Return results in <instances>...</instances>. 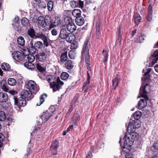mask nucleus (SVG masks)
<instances>
[{"label": "nucleus", "instance_id": "nucleus-5", "mask_svg": "<svg viewBox=\"0 0 158 158\" xmlns=\"http://www.w3.org/2000/svg\"><path fill=\"white\" fill-rule=\"evenodd\" d=\"M64 22L67 25V30L71 32H74L76 30V27L74 21L70 17H67L64 19Z\"/></svg>", "mask_w": 158, "mask_h": 158}, {"label": "nucleus", "instance_id": "nucleus-27", "mask_svg": "<svg viewBox=\"0 0 158 158\" xmlns=\"http://www.w3.org/2000/svg\"><path fill=\"white\" fill-rule=\"evenodd\" d=\"M32 62H27L25 63L24 66L28 69H32L35 68L34 65L32 63Z\"/></svg>", "mask_w": 158, "mask_h": 158}, {"label": "nucleus", "instance_id": "nucleus-19", "mask_svg": "<svg viewBox=\"0 0 158 158\" xmlns=\"http://www.w3.org/2000/svg\"><path fill=\"white\" fill-rule=\"evenodd\" d=\"M75 38V35L73 34L70 33L65 39L68 42L73 43L74 41Z\"/></svg>", "mask_w": 158, "mask_h": 158}, {"label": "nucleus", "instance_id": "nucleus-38", "mask_svg": "<svg viewBox=\"0 0 158 158\" xmlns=\"http://www.w3.org/2000/svg\"><path fill=\"white\" fill-rule=\"evenodd\" d=\"M69 75L68 73L66 72H63L61 74L60 78L61 79L65 80L69 77Z\"/></svg>", "mask_w": 158, "mask_h": 158}, {"label": "nucleus", "instance_id": "nucleus-50", "mask_svg": "<svg viewBox=\"0 0 158 158\" xmlns=\"http://www.w3.org/2000/svg\"><path fill=\"white\" fill-rule=\"evenodd\" d=\"M102 35V32L100 30V29L99 27H98L97 28V36L99 37H100V36Z\"/></svg>", "mask_w": 158, "mask_h": 158}, {"label": "nucleus", "instance_id": "nucleus-41", "mask_svg": "<svg viewBox=\"0 0 158 158\" xmlns=\"http://www.w3.org/2000/svg\"><path fill=\"white\" fill-rule=\"evenodd\" d=\"M67 53L66 52L63 53L61 56L60 61L63 62L67 60Z\"/></svg>", "mask_w": 158, "mask_h": 158}, {"label": "nucleus", "instance_id": "nucleus-26", "mask_svg": "<svg viewBox=\"0 0 158 158\" xmlns=\"http://www.w3.org/2000/svg\"><path fill=\"white\" fill-rule=\"evenodd\" d=\"M134 19L135 24L138 25L141 20V17L140 15L138 13H135L134 15Z\"/></svg>", "mask_w": 158, "mask_h": 158}, {"label": "nucleus", "instance_id": "nucleus-58", "mask_svg": "<svg viewBox=\"0 0 158 158\" xmlns=\"http://www.w3.org/2000/svg\"><path fill=\"white\" fill-rule=\"evenodd\" d=\"M89 80H87V81L84 82L83 86V88H84L87 85L89 84Z\"/></svg>", "mask_w": 158, "mask_h": 158}, {"label": "nucleus", "instance_id": "nucleus-42", "mask_svg": "<svg viewBox=\"0 0 158 158\" xmlns=\"http://www.w3.org/2000/svg\"><path fill=\"white\" fill-rule=\"evenodd\" d=\"M128 150H126V154L125 155V158H134V155L133 154L130 152H127Z\"/></svg>", "mask_w": 158, "mask_h": 158}, {"label": "nucleus", "instance_id": "nucleus-43", "mask_svg": "<svg viewBox=\"0 0 158 158\" xmlns=\"http://www.w3.org/2000/svg\"><path fill=\"white\" fill-rule=\"evenodd\" d=\"M145 37L146 35H145L142 34V33H140L138 42H142L144 40V38Z\"/></svg>", "mask_w": 158, "mask_h": 158}, {"label": "nucleus", "instance_id": "nucleus-10", "mask_svg": "<svg viewBox=\"0 0 158 158\" xmlns=\"http://www.w3.org/2000/svg\"><path fill=\"white\" fill-rule=\"evenodd\" d=\"M50 54L49 50L45 48L44 51L41 52L38 55V58L40 61H44L48 58Z\"/></svg>", "mask_w": 158, "mask_h": 158}, {"label": "nucleus", "instance_id": "nucleus-61", "mask_svg": "<svg viewBox=\"0 0 158 158\" xmlns=\"http://www.w3.org/2000/svg\"><path fill=\"white\" fill-rule=\"evenodd\" d=\"M27 155H29L31 153V149L30 148H27Z\"/></svg>", "mask_w": 158, "mask_h": 158}, {"label": "nucleus", "instance_id": "nucleus-44", "mask_svg": "<svg viewBox=\"0 0 158 158\" xmlns=\"http://www.w3.org/2000/svg\"><path fill=\"white\" fill-rule=\"evenodd\" d=\"M57 25L56 22H51L50 25L49 29L50 30L52 28H55Z\"/></svg>", "mask_w": 158, "mask_h": 158}, {"label": "nucleus", "instance_id": "nucleus-4", "mask_svg": "<svg viewBox=\"0 0 158 158\" xmlns=\"http://www.w3.org/2000/svg\"><path fill=\"white\" fill-rule=\"evenodd\" d=\"M54 111L55 110L53 107H50L43 113L40 117V120H41V121L40 120V122L43 123L47 121L52 115Z\"/></svg>", "mask_w": 158, "mask_h": 158}, {"label": "nucleus", "instance_id": "nucleus-64", "mask_svg": "<svg viewBox=\"0 0 158 158\" xmlns=\"http://www.w3.org/2000/svg\"><path fill=\"white\" fill-rule=\"evenodd\" d=\"M155 71L158 73V64H156L155 66Z\"/></svg>", "mask_w": 158, "mask_h": 158}, {"label": "nucleus", "instance_id": "nucleus-57", "mask_svg": "<svg viewBox=\"0 0 158 158\" xmlns=\"http://www.w3.org/2000/svg\"><path fill=\"white\" fill-rule=\"evenodd\" d=\"M153 56L156 57L158 56V50H156L153 54Z\"/></svg>", "mask_w": 158, "mask_h": 158}, {"label": "nucleus", "instance_id": "nucleus-52", "mask_svg": "<svg viewBox=\"0 0 158 158\" xmlns=\"http://www.w3.org/2000/svg\"><path fill=\"white\" fill-rule=\"evenodd\" d=\"M70 5L72 7H75L77 6V2L75 1H73L70 2Z\"/></svg>", "mask_w": 158, "mask_h": 158}, {"label": "nucleus", "instance_id": "nucleus-12", "mask_svg": "<svg viewBox=\"0 0 158 158\" xmlns=\"http://www.w3.org/2000/svg\"><path fill=\"white\" fill-rule=\"evenodd\" d=\"M15 105H17L19 108V106H23L26 105V102L24 98H20L19 100L16 98H14Z\"/></svg>", "mask_w": 158, "mask_h": 158}, {"label": "nucleus", "instance_id": "nucleus-47", "mask_svg": "<svg viewBox=\"0 0 158 158\" xmlns=\"http://www.w3.org/2000/svg\"><path fill=\"white\" fill-rule=\"evenodd\" d=\"M5 139L4 135L1 133H0V145H2V142Z\"/></svg>", "mask_w": 158, "mask_h": 158}, {"label": "nucleus", "instance_id": "nucleus-31", "mask_svg": "<svg viewBox=\"0 0 158 158\" xmlns=\"http://www.w3.org/2000/svg\"><path fill=\"white\" fill-rule=\"evenodd\" d=\"M1 68L2 69L5 71H9L10 69V67L9 65L5 63L2 64Z\"/></svg>", "mask_w": 158, "mask_h": 158}, {"label": "nucleus", "instance_id": "nucleus-15", "mask_svg": "<svg viewBox=\"0 0 158 158\" xmlns=\"http://www.w3.org/2000/svg\"><path fill=\"white\" fill-rule=\"evenodd\" d=\"M70 33H68L65 29H62L60 30L59 37L63 39H65Z\"/></svg>", "mask_w": 158, "mask_h": 158}, {"label": "nucleus", "instance_id": "nucleus-35", "mask_svg": "<svg viewBox=\"0 0 158 158\" xmlns=\"http://www.w3.org/2000/svg\"><path fill=\"white\" fill-rule=\"evenodd\" d=\"M46 37H47V36L45 34H43L41 32H39L37 33V35H36L35 39L36 38H40L42 40H43Z\"/></svg>", "mask_w": 158, "mask_h": 158}, {"label": "nucleus", "instance_id": "nucleus-63", "mask_svg": "<svg viewBox=\"0 0 158 158\" xmlns=\"http://www.w3.org/2000/svg\"><path fill=\"white\" fill-rule=\"evenodd\" d=\"M55 22H56L57 25L60 24L61 22V20L60 19H56L55 21Z\"/></svg>", "mask_w": 158, "mask_h": 158}, {"label": "nucleus", "instance_id": "nucleus-54", "mask_svg": "<svg viewBox=\"0 0 158 158\" xmlns=\"http://www.w3.org/2000/svg\"><path fill=\"white\" fill-rule=\"evenodd\" d=\"M51 33L53 35H57L58 32L57 30L55 29H53L51 31Z\"/></svg>", "mask_w": 158, "mask_h": 158}, {"label": "nucleus", "instance_id": "nucleus-56", "mask_svg": "<svg viewBox=\"0 0 158 158\" xmlns=\"http://www.w3.org/2000/svg\"><path fill=\"white\" fill-rule=\"evenodd\" d=\"M32 21L34 23H36L37 22L36 17H31Z\"/></svg>", "mask_w": 158, "mask_h": 158}, {"label": "nucleus", "instance_id": "nucleus-14", "mask_svg": "<svg viewBox=\"0 0 158 158\" xmlns=\"http://www.w3.org/2000/svg\"><path fill=\"white\" fill-rule=\"evenodd\" d=\"M38 24L42 27H44L47 25V23L46 20L42 16L39 17L37 19Z\"/></svg>", "mask_w": 158, "mask_h": 158}, {"label": "nucleus", "instance_id": "nucleus-16", "mask_svg": "<svg viewBox=\"0 0 158 158\" xmlns=\"http://www.w3.org/2000/svg\"><path fill=\"white\" fill-rule=\"evenodd\" d=\"M152 6L151 5H149L148 8L147 16V19L148 21H151L152 20Z\"/></svg>", "mask_w": 158, "mask_h": 158}, {"label": "nucleus", "instance_id": "nucleus-40", "mask_svg": "<svg viewBox=\"0 0 158 158\" xmlns=\"http://www.w3.org/2000/svg\"><path fill=\"white\" fill-rule=\"evenodd\" d=\"M27 58L29 62H33L35 59L34 56L31 54L28 55V56H27Z\"/></svg>", "mask_w": 158, "mask_h": 158}, {"label": "nucleus", "instance_id": "nucleus-36", "mask_svg": "<svg viewBox=\"0 0 158 158\" xmlns=\"http://www.w3.org/2000/svg\"><path fill=\"white\" fill-rule=\"evenodd\" d=\"M21 23L22 25L25 27L27 26L29 24V20L25 18L22 19Z\"/></svg>", "mask_w": 158, "mask_h": 158}, {"label": "nucleus", "instance_id": "nucleus-60", "mask_svg": "<svg viewBox=\"0 0 158 158\" xmlns=\"http://www.w3.org/2000/svg\"><path fill=\"white\" fill-rule=\"evenodd\" d=\"M92 156V153L91 152H89V153H88V155L87 156V158H91Z\"/></svg>", "mask_w": 158, "mask_h": 158}, {"label": "nucleus", "instance_id": "nucleus-28", "mask_svg": "<svg viewBox=\"0 0 158 158\" xmlns=\"http://www.w3.org/2000/svg\"><path fill=\"white\" fill-rule=\"evenodd\" d=\"M58 146V141L55 140L51 146L50 149L51 151H52L53 150H56Z\"/></svg>", "mask_w": 158, "mask_h": 158}, {"label": "nucleus", "instance_id": "nucleus-17", "mask_svg": "<svg viewBox=\"0 0 158 158\" xmlns=\"http://www.w3.org/2000/svg\"><path fill=\"white\" fill-rule=\"evenodd\" d=\"M76 23L77 25L79 26H81L84 23L85 20L81 16L78 17L76 19Z\"/></svg>", "mask_w": 158, "mask_h": 158}, {"label": "nucleus", "instance_id": "nucleus-8", "mask_svg": "<svg viewBox=\"0 0 158 158\" xmlns=\"http://www.w3.org/2000/svg\"><path fill=\"white\" fill-rule=\"evenodd\" d=\"M27 88L32 94L36 93L39 90V87L37 86L35 82L32 80H30L28 81L27 85Z\"/></svg>", "mask_w": 158, "mask_h": 158}, {"label": "nucleus", "instance_id": "nucleus-30", "mask_svg": "<svg viewBox=\"0 0 158 158\" xmlns=\"http://www.w3.org/2000/svg\"><path fill=\"white\" fill-rule=\"evenodd\" d=\"M72 14L74 17H79L81 15V11L79 9H74L73 11Z\"/></svg>", "mask_w": 158, "mask_h": 158}, {"label": "nucleus", "instance_id": "nucleus-13", "mask_svg": "<svg viewBox=\"0 0 158 158\" xmlns=\"http://www.w3.org/2000/svg\"><path fill=\"white\" fill-rule=\"evenodd\" d=\"M21 98H27L28 100L31 99L33 98V96L31 93H30L28 92L26 90H23L20 93Z\"/></svg>", "mask_w": 158, "mask_h": 158}, {"label": "nucleus", "instance_id": "nucleus-7", "mask_svg": "<svg viewBox=\"0 0 158 158\" xmlns=\"http://www.w3.org/2000/svg\"><path fill=\"white\" fill-rule=\"evenodd\" d=\"M141 126V122L138 120L133 121L130 122L127 127V131L128 132H135L136 129L139 128Z\"/></svg>", "mask_w": 158, "mask_h": 158}, {"label": "nucleus", "instance_id": "nucleus-24", "mask_svg": "<svg viewBox=\"0 0 158 158\" xmlns=\"http://www.w3.org/2000/svg\"><path fill=\"white\" fill-rule=\"evenodd\" d=\"M151 69L148 68L147 69H144L143 70V72L144 73V77L142 78V81L143 80V79H144L145 78H148L149 77V73L151 72Z\"/></svg>", "mask_w": 158, "mask_h": 158}, {"label": "nucleus", "instance_id": "nucleus-62", "mask_svg": "<svg viewBox=\"0 0 158 158\" xmlns=\"http://www.w3.org/2000/svg\"><path fill=\"white\" fill-rule=\"evenodd\" d=\"M56 149L55 150H53L52 151H51V152L52 153V155H55L57 154V152H56Z\"/></svg>", "mask_w": 158, "mask_h": 158}, {"label": "nucleus", "instance_id": "nucleus-20", "mask_svg": "<svg viewBox=\"0 0 158 158\" xmlns=\"http://www.w3.org/2000/svg\"><path fill=\"white\" fill-rule=\"evenodd\" d=\"M28 35L31 38L35 39L36 37L35 32L33 28H30L27 31Z\"/></svg>", "mask_w": 158, "mask_h": 158}, {"label": "nucleus", "instance_id": "nucleus-9", "mask_svg": "<svg viewBox=\"0 0 158 158\" xmlns=\"http://www.w3.org/2000/svg\"><path fill=\"white\" fill-rule=\"evenodd\" d=\"M43 44L42 42L40 41H36L34 44L32 41H31L29 44L30 50L31 53L35 54L36 52V49H41L43 47Z\"/></svg>", "mask_w": 158, "mask_h": 158}, {"label": "nucleus", "instance_id": "nucleus-51", "mask_svg": "<svg viewBox=\"0 0 158 158\" xmlns=\"http://www.w3.org/2000/svg\"><path fill=\"white\" fill-rule=\"evenodd\" d=\"M73 54V52L71 51H69V56L71 59H74L75 58Z\"/></svg>", "mask_w": 158, "mask_h": 158}, {"label": "nucleus", "instance_id": "nucleus-45", "mask_svg": "<svg viewBox=\"0 0 158 158\" xmlns=\"http://www.w3.org/2000/svg\"><path fill=\"white\" fill-rule=\"evenodd\" d=\"M39 6H40L41 8H45L47 6L46 3L44 2H40L39 5Z\"/></svg>", "mask_w": 158, "mask_h": 158}, {"label": "nucleus", "instance_id": "nucleus-25", "mask_svg": "<svg viewBox=\"0 0 158 158\" xmlns=\"http://www.w3.org/2000/svg\"><path fill=\"white\" fill-rule=\"evenodd\" d=\"M54 6V2L53 1L50 0L48 1L47 3V7L49 11H52L53 10Z\"/></svg>", "mask_w": 158, "mask_h": 158}, {"label": "nucleus", "instance_id": "nucleus-37", "mask_svg": "<svg viewBox=\"0 0 158 158\" xmlns=\"http://www.w3.org/2000/svg\"><path fill=\"white\" fill-rule=\"evenodd\" d=\"M102 53L104 56V61L105 62L107 61L108 58V52L106 50L104 49L102 51Z\"/></svg>", "mask_w": 158, "mask_h": 158}, {"label": "nucleus", "instance_id": "nucleus-32", "mask_svg": "<svg viewBox=\"0 0 158 158\" xmlns=\"http://www.w3.org/2000/svg\"><path fill=\"white\" fill-rule=\"evenodd\" d=\"M80 119L79 115L77 113L74 114L73 118V122L74 124L76 123Z\"/></svg>", "mask_w": 158, "mask_h": 158}, {"label": "nucleus", "instance_id": "nucleus-33", "mask_svg": "<svg viewBox=\"0 0 158 158\" xmlns=\"http://www.w3.org/2000/svg\"><path fill=\"white\" fill-rule=\"evenodd\" d=\"M142 115V113L140 111H137L134 113L133 117L135 119L138 120L140 118Z\"/></svg>", "mask_w": 158, "mask_h": 158}, {"label": "nucleus", "instance_id": "nucleus-55", "mask_svg": "<svg viewBox=\"0 0 158 158\" xmlns=\"http://www.w3.org/2000/svg\"><path fill=\"white\" fill-rule=\"evenodd\" d=\"M153 147L155 149L158 150V141H156L154 143Z\"/></svg>", "mask_w": 158, "mask_h": 158}, {"label": "nucleus", "instance_id": "nucleus-3", "mask_svg": "<svg viewBox=\"0 0 158 158\" xmlns=\"http://www.w3.org/2000/svg\"><path fill=\"white\" fill-rule=\"evenodd\" d=\"M90 48L89 43L88 41L86 40L83 48L82 56L83 59H85L86 63L88 64H90L89 56V49Z\"/></svg>", "mask_w": 158, "mask_h": 158}, {"label": "nucleus", "instance_id": "nucleus-23", "mask_svg": "<svg viewBox=\"0 0 158 158\" xmlns=\"http://www.w3.org/2000/svg\"><path fill=\"white\" fill-rule=\"evenodd\" d=\"M73 66V63L71 60H68L65 63V67L68 69H72Z\"/></svg>", "mask_w": 158, "mask_h": 158}, {"label": "nucleus", "instance_id": "nucleus-49", "mask_svg": "<svg viewBox=\"0 0 158 158\" xmlns=\"http://www.w3.org/2000/svg\"><path fill=\"white\" fill-rule=\"evenodd\" d=\"M36 67L37 69L40 72L43 71L44 70V69L38 64H36Z\"/></svg>", "mask_w": 158, "mask_h": 158}, {"label": "nucleus", "instance_id": "nucleus-53", "mask_svg": "<svg viewBox=\"0 0 158 158\" xmlns=\"http://www.w3.org/2000/svg\"><path fill=\"white\" fill-rule=\"evenodd\" d=\"M29 51L28 50V49H27V50H25V51H24L22 54H23V56L24 57V56H28V55H29Z\"/></svg>", "mask_w": 158, "mask_h": 158}, {"label": "nucleus", "instance_id": "nucleus-48", "mask_svg": "<svg viewBox=\"0 0 158 158\" xmlns=\"http://www.w3.org/2000/svg\"><path fill=\"white\" fill-rule=\"evenodd\" d=\"M44 41V44L46 47H48L49 45V44L48 42V39L47 37H46L43 40Z\"/></svg>", "mask_w": 158, "mask_h": 158}, {"label": "nucleus", "instance_id": "nucleus-21", "mask_svg": "<svg viewBox=\"0 0 158 158\" xmlns=\"http://www.w3.org/2000/svg\"><path fill=\"white\" fill-rule=\"evenodd\" d=\"M8 99L7 94L6 93H0V102H6Z\"/></svg>", "mask_w": 158, "mask_h": 158}, {"label": "nucleus", "instance_id": "nucleus-2", "mask_svg": "<svg viewBox=\"0 0 158 158\" xmlns=\"http://www.w3.org/2000/svg\"><path fill=\"white\" fill-rule=\"evenodd\" d=\"M149 89V86L147 84L140 87V94L141 97L144 98V99H142L139 101L138 104V108L139 109H142L147 105V101L148 99V97L147 94Z\"/></svg>", "mask_w": 158, "mask_h": 158}, {"label": "nucleus", "instance_id": "nucleus-18", "mask_svg": "<svg viewBox=\"0 0 158 158\" xmlns=\"http://www.w3.org/2000/svg\"><path fill=\"white\" fill-rule=\"evenodd\" d=\"M120 77L119 76L117 75L112 81L113 88L114 89H115L116 87L118 86L119 83Z\"/></svg>", "mask_w": 158, "mask_h": 158}, {"label": "nucleus", "instance_id": "nucleus-11", "mask_svg": "<svg viewBox=\"0 0 158 158\" xmlns=\"http://www.w3.org/2000/svg\"><path fill=\"white\" fill-rule=\"evenodd\" d=\"M13 58L15 61L20 62L23 59V54L19 51H14L12 54Z\"/></svg>", "mask_w": 158, "mask_h": 158}, {"label": "nucleus", "instance_id": "nucleus-22", "mask_svg": "<svg viewBox=\"0 0 158 158\" xmlns=\"http://www.w3.org/2000/svg\"><path fill=\"white\" fill-rule=\"evenodd\" d=\"M47 97V95L46 94H44L41 95L40 97L39 100L38 102H37L36 105L38 106H40L44 103L45 101V98Z\"/></svg>", "mask_w": 158, "mask_h": 158}, {"label": "nucleus", "instance_id": "nucleus-1", "mask_svg": "<svg viewBox=\"0 0 158 158\" xmlns=\"http://www.w3.org/2000/svg\"><path fill=\"white\" fill-rule=\"evenodd\" d=\"M139 135L136 132H127L124 138H122L121 137L119 143H121V141L124 142L123 149V151L126 152V150H128V151L130 147L132 146L134 140L137 139Z\"/></svg>", "mask_w": 158, "mask_h": 158}, {"label": "nucleus", "instance_id": "nucleus-39", "mask_svg": "<svg viewBox=\"0 0 158 158\" xmlns=\"http://www.w3.org/2000/svg\"><path fill=\"white\" fill-rule=\"evenodd\" d=\"M6 119V116L4 112L3 111H0V121H4Z\"/></svg>", "mask_w": 158, "mask_h": 158}, {"label": "nucleus", "instance_id": "nucleus-29", "mask_svg": "<svg viewBox=\"0 0 158 158\" xmlns=\"http://www.w3.org/2000/svg\"><path fill=\"white\" fill-rule=\"evenodd\" d=\"M18 44L22 46H23L25 44V40L24 38L22 36L19 37L17 39Z\"/></svg>", "mask_w": 158, "mask_h": 158}, {"label": "nucleus", "instance_id": "nucleus-46", "mask_svg": "<svg viewBox=\"0 0 158 158\" xmlns=\"http://www.w3.org/2000/svg\"><path fill=\"white\" fill-rule=\"evenodd\" d=\"M158 60V58L157 57H156L152 56V64H154L156 63L157 61Z\"/></svg>", "mask_w": 158, "mask_h": 158}, {"label": "nucleus", "instance_id": "nucleus-59", "mask_svg": "<svg viewBox=\"0 0 158 158\" xmlns=\"http://www.w3.org/2000/svg\"><path fill=\"white\" fill-rule=\"evenodd\" d=\"M121 39V35L120 34L119 31H118V40L119 42H120Z\"/></svg>", "mask_w": 158, "mask_h": 158}, {"label": "nucleus", "instance_id": "nucleus-6", "mask_svg": "<svg viewBox=\"0 0 158 158\" xmlns=\"http://www.w3.org/2000/svg\"><path fill=\"white\" fill-rule=\"evenodd\" d=\"M52 78V77L51 76H48V77L47 80L50 83V87L53 89V91L55 92L60 89V87L59 84L62 85L64 84V83L60 80L59 77L57 79V82L53 81L51 83L50 81Z\"/></svg>", "mask_w": 158, "mask_h": 158}, {"label": "nucleus", "instance_id": "nucleus-34", "mask_svg": "<svg viewBox=\"0 0 158 158\" xmlns=\"http://www.w3.org/2000/svg\"><path fill=\"white\" fill-rule=\"evenodd\" d=\"M8 83L10 85L14 86L16 84V81L14 78H10L8 79Z\"/></svg>", "mask_w": 158, "mask_h": 158}]
</instances>
